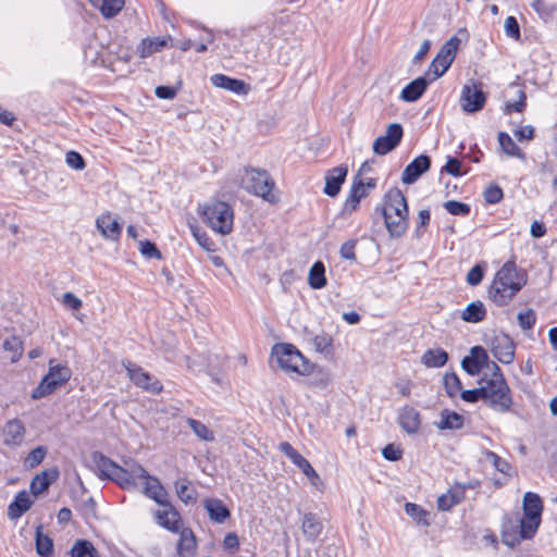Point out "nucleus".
<instances>
[{
    "instance_id": "f257e3e1",
    "label": "nucleus",
    "mask_w": 557,
    "mask_h": 557,
    "mask_svg": "<svg viewBox=\"0 0 557 557\" xmlns=\"http://www.w3.org/2000/svg\"><path fill=\"white\" fill-rule=\"evenodd\" d=\"M527 282L525 271L518 269L513 261H507L496 272L487 292L488 298L497 306H506Z\"/></svg>"
},
{
    "instance_id": "f03ea898",
    "label": "nucleus",
    "mask_w": 557,
    "mask_h": 557,
    "mask_svg": "<svg viewBox=\"0 0 557 557\" xmlns=\"http://www.w3.org/2000/svg\"><path fill=\"white\" fill-rule=\"evenodd\" d=\"M492 370L490 376L484 375L480 381L483 401L497 412H508L512 406L511 391L495 362H492Z\"/></svg>"
},
{
    "instance_id": "7ed1b4c3",
    "label": "nucleus",
    "mask_w": 557,
    "mask_h": 557,
    "mask_svg": "<svg viewBox=\"0 0 557 557\" xmlns=\"http://www.w3.org/2000/svg\"><path fill=\"white\" fill-rule=\"evenodd\" d=\"M383 215L391 236L401 237L408 228V206L406 197L398 188L386 193Z\"/></svg>"
},
{
    "instance_id": "20e7f679",
    "label": "nucleus",
    "mask_w": 557,
    "mask_h": 557,
    "mask_svg": "<svg viewBox=\"0 0 557 557\" xmlns=\"http://www.w3.org/2000/svg\"><path fill=\"white\" fill-rule=\"evenodd\" d=\"M271 362L287 374L308 375L311 373L312 366L304 355L292 344L277 343L271 348Z\"/></svg>"
},
{
    "instance_id": "39448f33",
    "label": "nucleus",
    "mask_w": 557,
    "mask_h": 557,
    "mask_svg": "<svg viewBox=\"0 0 557 557\" xmlns=\"http://www.w3.org/2000/svg\"><path fill=\"white\" fill-rule=\"evenodd\" d=\"M201 214L207 225L221 235L232 232L234 225V211L225 201L212 200L206 203Z\"/></svg>"
},
{
    "instance_id": "423d86ee",
    "label": "nucleus",
    "mask_w": 557,
    "mask_h": 557,
    "mask_svg": "<svg viewBox=\"0 0 557 557\" xmlns=\"http://www.w3.org/2000/svg\"><path fill=\"white\" fill-rule=\"evenodd\" d=\"M240 184L248 193L262 197L269 202L276 200L275 196L272 194L274 183L265 171L255 169L245 170L240 178Z\"/></svg>"
},
{
    "instance_id": "0eeeda50",
    "label": "nucleus",
    "mask_w": 557,
    "mask_h": 557,
    "mask_svg": "<svg viewBox=\"0 0 557 557\" xmlns=\"http://www.w3.org/2000/svg\"><path fill=\"white\" fill-rule=\"evenodd\" d=\"M72 372L66 364H54L49 361V371L33 391L32 398L39 399L55 391L71 379Z\"/></svg>"
},
{
    "instance_id": "6e6552de",
    "label": "nucleus",
    "mask_w": 557,
    "mask_h": 557,
    "mask_svg": "<svg viewBox=\"0 0 557 557\" xmlns=\"http://www.w3.org/2000/svg\"><path fill=\"white\" fill-rule=\"evenodd\" d=\"M523 517L521 518L525 525L527 536H534L542 519L543 502L539 494L527 492L522 499Z\"/></svg>"
},
{
    "instance_id": "1a4fd4ad",
    "label": "nucleus",
    "mask_w": 557,
    "mask_h": 557,
    "mask_svg": "<svg viewBox=\"0 0 557 557\" xmlns=\"http://www.w3.org/2000/svg\"><path fill=\"white\" fill-rule=\"evenodd\" d=\"M460 41V38L453 36L437 52L435 58L432 60L428 71V75H433L432 81L437 79L444 75V73L449 69L456 57Z\"/></svg>"
},
{
    "instance_id": "9d476101",
    "label": "nucleus",
    "mask_w": 557,
    "mask_h": 557,
    "mask_svg": "<svg viewBox=\"0 0 557 557\" xmlns=\"http://www.w3.org/2000/svg\"><path fill=\"white\" fill-rule=\"evenodd\" d=\"M122 366L127 371V375L129 380L141 389L151 393L159 394L163 389L162 383L152 377L148 372H146L141 367L133 363L129 360H123Z\"/></svg>"
},
{
    "instance_id": "9b49d317",
    "label": "nucleus",
    "mask_w": 557,
    "mask_h": 557,
    "mask_svg": "<svg viewBox=\"0 0 557 557\" xmlns=\"http://www.w3.org/2000/svg\"><path fill=\"white\" fill-rule=\"evenodd\" d=\"M403 135L404 131L400 124L392 123L387 125L385 134L373 141V152L377 156L387 154L399 145Z\"/></svg>"
},
{
    "instance_id": "f8f14e48",
    "label": "nucleus",
    "mask_w": 557,
    "mask_h": 557,
    "mask_svg": "<svg viewBox=\"0 0 557 557\" xmlns=\"http://www.w3.org/2000/svg\"><path fill=\"white\" fill-rule=\"evenodd\" d=\"M527 522L521 518H505L502 529V541L509 547H515L523 540H530L533 536H527Z\"/></svg>"
},
{
    "instance_id": "ddd939ff",
    "label": "nucleus",
    "mask_w": 557,
    "mask_h": 557,
    "mask_svg": "<svg viewBox=\"0 0 557 557\" xmlns=\"http://www.w3.org/2000/svg\"><path fill=\"white\" fill-rule=\"evenodd\" d=\"M486 96L475 83L467 84L462 87L460 95V106L467 113H473L483 109Z\"/></svg>"
},
{
    "instance_id": "4468645a",
    "label": "nucleus",
    "mask_w": 557,
    "mask_h": 557,
    "mask_svg": "<svg viewBox=\"0 0 557 557\" xmlns=\"http://www.w3.org/2000/svg\"><path fill=\"white\" fill-rule=\"evenodd\" d=\"M121 468L120 486L124 490L136 487L138 481L141 483L149 475L147 470L134 459L125 460Z\"/></svg>"
},
{
    "instance_id": "2eb2a0df",
    "label": "nucleus",
    "mask_w": 557,
    "mask_h": 557,
    "mask_svg": "<svg viewBox=\"0 0 557 557\" xmlns=\"http://www.w3.org/2000/svg\"><path fill=\"white\" fill-rule=\"evenodd\" d=\"M91 460L100 479H108L120 485V473H122V468L120 465L99 451L91 454Z\"/></svg>"
},
{
    "instance_id": "dca6fc26",
    "label": "nucleus",
    "mask_w": 557,
    "mask_h": 557,
    "mask_svg": "<svg viewBox=\"0 0 557 557\" xmlns=\"http://www.w3.org/2000/svg\"><path fill=\"white\" fill-rule=\"evenodd\" d=\"M516 345L507 334L495 335L491 343L493 356L504 364L512 363Z\"/></svg>"
},
{
    "instance_id": "f3484780",
    "label": "nucleus",
    "mask_w": 557,
    "mask_h": 557,
    "mask_svg": "<svg viewBox=\"0 0 557 557\" xmlns=\"http://www.w3.org/2000/svg\"><path fill=\"white\" fill-rule=\"evenodd\" d=\"M25 433V425L20 419L8 420L2 426V444L10 448H16L24 442Z\"/></svg>"
},
{
    "instance_id": "a211bd4d",
    "label": "nucleus",
    "mask_w": 557,
    "mask_h": 557,
    "mask_svg": "<svg viewBox=\"0 0 557 557\" xmlns=\"http://www.w3.org/2000/svg\"><path fill=\"white\" fill-rule=\"evenodd\" d=\"M479 485V482L475 483H467L454 484L448 491L441 495L437 498V508L442 511H448L456 505L460 504L465 498V493L467 488H474Z\"/></svg>"
},
{
    "instance_id": "6ab92c4d",
    "label": "nucleus",
    "mask_w": 557,
    "mask_h": 557,
    "mask_svg": "<svg viewBox=\"0 0 557 557\" xmlns=\"http://www.w3.org/2000/svg\"><path fill=\"white\" fill-rule=\"evenodd\" d=\"M161 506L163 507V509L157 510L154 512V519L157 523L171 532H180L182 527V519L178 511L170 502H166Z\"/></svg>"
},
{
    "instance_id": "aec40b11",
    "label": "nucleus",
    "mask_w": 557,
    "mask_h": 557,
    "mask_svg": "<svg viewBox=\"0 0 557 557\" xmlns=\"http://www.w3.org/2000/svg\"><path fill=\"white\" fill-rule=\"evenodd\" d=\"M431 161L428 156L421 154L413 159L404 170L401 182L404 184L414 183L424 172L430 169Z\"/></svg>"
},
{
    "instance_id": "412c9836",
    "label": "nucleus",
    "mask_w": 557,
    "mask_h": 557,
    "mask_svg": "<svg viewBox=\"0 0 557 557\" xmlns=\"http://www.w3.org/2000/svg\"><path fill=\"white\" fill-rule=\"evenodd\" d=\"M210 82L214 87L228 90L236 95H247L250 89L244 81L232 78L224 74L212 75Z\"/></svg>"
},
{
    "instance_id": "4be33fe9",
    "label": "nucleus",
    "mask_w": 557,
    "mask_h": 557,
    "mask_svg": "<svg viewBox=\"0 0 557 557\" xmlns=\"http://www.w3.org/2000/svg\"><path fill=\"white\" fill-rule=\"evenodd\" d=\"M96 226L106 239L116 240L121 235V225L109 212L102 213L97 218Z\"/></svg>"
},
{
    "instance_id": "5701e85b",
    "label": "nucleus",
    "mask_w": 557,
    "mask_h": 557,
    "mask_svg": "<svg viewBox=\"0 0 557 557\" xmlns=\"http://www.w3.org/2000/svg\"><path fill=\"white\" fill-rule=\"evenodd\" d=\"M143 484V493L153 499L158 505L165 504L168 500V492L161 484L158 478L148 475L145 480L141 481Z\"/></svg>"
},
{
    "instance_id": "b1692460",
    "label": "nucleus",
    "mask_w": 557,
    "mask_h": 557,
    "mask_svg": "<svg viewBox=\"0 0 557 557\" xmlns=\"http://www.w3.org/2000/svg\"><path fill=\"white\" fill-rule=\"evenodd\" d=\"M347 172L348 169L344 165L336 166L329 171L325 176L323 191L330 197H335L339 193L342 184L345 182Z\"/></svg>"
},
{
    "instance_id": "393cba45",
    "label": "nucleus",
    "mask_w": 557,
    "mask_h": 557,
    "mask_svg": "<svg viewBox=\"0 0 557 557\" xmlns=\"http://www.w3.org/2000/svg\"><path fill=\"white\" fill-rule=\"evenodd\" d=\"M398 422L406 433L414 434L421 424L420 413L413 407L405 406L398 412Z\"/></svg>"
},
{
    "instance_id": "a878e982",
    "label": "nucleus",
    "mask_w": 557,
    "mask_h": 557,
    "mask_svg": "<svg viewBox=\"0 0 557 557\" xmlns=\"http://www.w3.org/2000/svg\"><path fill=\"white\" fill-rule=\"evenodd\" d=\"M301 531L308 542H314L323 531V524L315 513L307 512L302 516Z\"/></svg>"
},
{
    "instance_id": "bb28decb",
    "label": "nucleus",
    "mask_w": 557,
    "mask_h": 557,
    "mask_svg": "<svg viewBox=\"0 0 557 557\" xmlns=\"http://www.w3.org/2000/svg\"><path fill=\"white\" fill-rule=\"evenodd\" d=\"M278 449L290 459V461L298 467L301 472L308 478L314 469L311 463L300 455L288 442H282Z\"/></svg>"
},
{
    "instance_id": "cd10ccee",
    "label": "nucleus",
    "mask_w": 557,
    "mask_h": 557,
    "mask_svg": "<svg viewBox=\"0 0 557 557\" xmlns=\"http://www.w3.org/2000/svg\"><path fill=\"white\" fill-rule=\"evenodd\" d=\"M59 476V471L57 468L48 469L41 471L37 474L30 482V492L33 495L37 496L48 490L50 484L54 482Z\"/></svg>"
},
{
    "instance_id": "c85d7f7f",
    "label": "nucleus",
    "mask_w": 557,
    "mask_h": 557,
    "mask_svg": "<svg viewBox=\"0 0 557 557\" xmlns=\"http://www.w3.org/2000/svg\"><path fill=\"white\" fill-rule=\"evenodd\" d=\"M203 506L208 511L209 518L215 523H223L231 517L230 510L218 498H207L203 500Z\"/></svg>"
},
{
    "instance_id": "c756f323",
    "label": "nucleus",
    "mask_w": 557,
    "mask_h": 557,
    "mask_svg": "<svg viewBox=\"0 0 557 557\" xmlns=\"http://www.w3.org/2000/svg\"><path fill=\"white\" fill-rule=\"evenodd\" d=\"M428 85L429 82L425 77H418L413 79L403 88L400 99L406 102L417 101L423 95Z\"/></svg>"
},
{
    "instance_id": "7c9ffc66",
    "label": "nucleus",
    "mask_w": 557,
    "mask_h": 557,
    "mask_svg": "<svg viewBox=\"0 0 557 557\" xmlns=\"http://www.w3.org/2000/svg\"><path fill=\"white\" fill-rule=\"evenodd\" d=\"M33 500L26 491H21L16 494L14 500L9 505L8 516L11 519H18L32 506Z\"/></svg>"
},
{
    "instance_id": "2f4dec72",
    "label": "nucleus",
    "mask_w": 557,
    "mask_h": 557,
    "mask_svg": "<svg viewBox=\"0 0 557 557\" xmlns=\"http://www.w3.org/2000/svg\"><path fill=\"white\" fill-rule=\"evenodd\" d=\"M197 547L194 532L186 528L180 530V540L177 543V554L181 557H193Z\"/></svg>"
},
{
    "instance_id": "473e14b6",
    "label": "nucleus",
    "mask_w": 557,
    "mask_h": 557,
    "mask_svg": "<svg viewBox=\"0 0 557 557\" xmlns=\"http://www.w3.org/2000/svg\"><path fill=\"white\" fill-rule=\"evenodd\" d=\"M367 196L366 185L361 180L355 178L350 193L344 203V211L351 213L357 210L360 200Z\"/></svg>"
},
{
    "instance_id": "72a5a7b5",
    "label": "nucleus",
    "mask_w": 557,
    "mask_h": 557,
    "mask_svg": "<svg viewBox=\"0 0 557 557\" xmlns=\"http://www.w3.org/2000/svg\"><path fill=\"white\" fill-rule=\"evenodd\" d=\"M486 308L480 300L470 302L460 313L462 321L468 323H478L485 319Z\"/></svg>"
},
{
    "instance_id": "f704fd0d",
    "label": "nucleus",
    "mask_w": 557,
    "mask_h": 557,
    "mask_svg": "<svg viewBox=\"0 0 557 557\" xmlns=\"http://www.w3.org/2000/svg\"><path fill=\"white\" fill-rule=\"evenodd\" d=\"M448 360L447 352L442 348L428 349L421 356V362L428 368H441Z\"/></svg>"
},
{
    "instance_id": "c9c22d12",
    "label": "nucleus",
    "mask_w": 557,
    "mask_h": 557,
    "mask_svg": "<svg viewBox=\"0 0 557 557\" xmlns=\"http://www.w3.org/2000/svg\"><path fill=\"white\" fill-rule=\"evenodd\" d=\"M177 497L186 505L195 504L197 500V491L191 486L187 479H180L175 482Z\"/></svg>"
},
{
    "instance_id": "e433bc0d",
    "label": "nucleus",
    "mask_w": 557,
    "mask_h": 557,
    "mask_svg": "<svg viewBox=\"0 0 557 557\" xmlns=\"http://www.w3.org/2000/svg\"><path fill=\"white\" fill-rule=\"evenodd\" d=\"M463 425V417L457 412L443 410L441 420L436 423L440 430H458Z\"/></svg>"
},
{
    "instance_id": "4c0bfd02",
    "label": "nucleus",
    "mask_w": 557,
    "mask_h": 557,
    "mask_svg": "<svg viewBox=\"0 0 557 557\" xmlns=\"http://www.w3.org/2000/svg\"><path fill=\"white\" fill-rule=\"evenodd\" d=\"M308 284L313 289H320L326 285L325 268L321 261L312 264L308 274Z\"/></svg>"
},
{
    "instance_id": "58836bf2",
    "label": "nucleus",
    "mask_w": 557,
    "mask_h": 557,
    "mask_svg": "<svg viewBox=\"0 0 557 557\" xmlns=\"http://www.w3.org/2000/svg\"><path fill=\"white\" fill-rule=\"evenodd\" d=\"M498 143L502 150L509 157H516L525 160L524 152L516 145L512 138L504 132L498 134Z\"/></svg>"
},
{
    "instance_id": "ea45409f",
    "label": "nucleus",
    "mask_w": 557,
    "mask_h": 557,
    "mask_svg": "<svg viewBox=\"0 0 557 557\" xmlns=\"http://www.w3.org/2000/svg\"><path fill=\"white\" fill-rule=\"evenodd\" d=\"M168 44L166 39H160V38H145L141 40L140 45L137 48V51L139 53L140 58H147L151 55L152 53L161 50L163 47H165Z\"/></svg>"
},
{
    "instance_id": "a19ab883",
    "label": "nucleus",
    "mask_w": 557,
    "mask_h": 557,
    "mask_svg": "<svg viewBox=\"0 0 557 557\" xmlns=\"http://www.w3.org/2000/svg\"><path fill=\"white\" fill-rule=\"evenodd\" d=\"M485 459L493 465L496 471L507 475H512V466L504 458L495 454L494 451L484 449L482 451Z\"/></svg>"
},
{
    "instance_id": "79ce46f5",
    "label": "nucleus",
    "mask_w": 557,
    "mask_h": 557,
    "mask_svg": "<svg viewBox=\"0 0 557 557\" xmlns=\"http://www.w3.org/2000/svg\"><path fill=\"white\" fill-rule=\"evenodd\" d=\"M72 557H98L97 549L87 540H77L70 550Z\"/></svg>"
},
{
    "instance_id": "37998d69",
    "label": "nucleus",
    "mask_w": 557,
    "mask_h": 557,
    "mask_svg": "<svg viewBox=\"0 0 557 557\" xmlns=\"http://www.w3.org/2000/svg\"><path fill=\"white\" fill-rule=\"evenodd\" d=\"M186 422L198 438L206 441V442H213L215 440L214 432L211 431L201 421H198L193 418H188L186 420Z\"/></svg>"
},
{
    "instance_id": "c03bdc74",
    "label": "nucleus",
    "mask_w": 557,
    "mask_h": 557,
    "mask_svg": "<svg viewBox=\"0 0 557 557\" xmlns=\"http://www.w3.org/2000/svg\"><path fill=\"white\" fill-rule=\"evenodd\" d=\"M3 350L11 352V362H16L23 355V344L20 337L11 336L3 342Z\"/></svg>"
},
{
    "instance_id": "a18cd8bd",
    "label": "nucleus",
    "mask_w": 557,
    "mask_h": 557,
    "mask_svg": "<svg viewBox=\"0 0 557 557\" xmlns=\"http://www.w3.org/2000/svg\"><path fill=\"white\" fill-rule=\"evenodd\" d=\"M52 540L41 532V527L36 531V550L40 556L47 557L52 553Z\"/></svg>"
},
{
    "instance_id": "49530a36",
    "label": "nucleus",
    "mask_w": 557,
    "mask_h": 557,
    "mask_svg": "<svg viewBox=\"0 0 557 557\" xmlns=\"http://www.w3.org/2000/svg\"><path fill=\"white\" fill-rule=\"evenodd\" d=\"M443 380L444 387L449 397H455L461 393V382L455 373H446Z\"/></svg>"
},
{
    "instance_id": "de8ad7c7",
    "label": "nucleus",
    "mask_w": 557,
    "mask_h": 557,
    "mask_svg": "<svg viewBox=\"0 0 557 557\" xmlns=\"http://www.w3.org/2000/svg\"><path fill=\"white\" fill-rule=\"evenodd\" d=\"M123 0H104L99 9L102 15L107 18L115 16L123 8Z\"/></svg>"
},
{
    "instance_id": "09e8293b",
    "label": "nucleus",
    "mask_w": 557,
    "mask_h": 557,
    "mask_svg": "<svg viewBox=\"0 0 557 557\" xmlns=\"http://www.w3.org/2000/svg\"><path fill=\"white\" fill-rule=\"evenodd\" d=\"M405 510L406 513L417 522L422 523L423 525H429V522L426 521V511L423 510L419 505L407 503L405 505Z\"/></svg>"
},
{
    "instance_id": "8fccbe9b",
    "label": "nucleus",
    "mask_w": 557,
    "mask_h": 557,
    "mask_svg": "<svg viewBox=\"0 0 557 557\" xmlns=\"http://www.w3.org/2000/svg\"><path fill=\"white\" fill-rule=\"evenodd\" d=\"M443 206L453 215L465 216L470 213V206L465 202L448 200Z\"/></svg>"
},
{
    "instance_id": "3c124183",
    "label": "nucleus",
    "mask_w": 557,
    "mask_h": 557,
    "mask_svg": "<svg viewBox=\"0 0 557 557\" xmlns=\"http://www.w3.org/2000/svg\"><path fill=\"white\" fill-rule=\"evenodd\" d=\"M47 455V449L44 446H37L33 450L29 451L27 457L25 458V465L29 468H34L42 462L44 458Z\"/></svg>"
},
{
    "instance_id": "603ef678",
    "label": "nucleus",
    "mask_w": 557,
    "mask_h": 557,
    "mask_svg": "<svg viewBox=\"0 0 557 557\" xmlns=\"http://www.w3.org/2000/svg\"><path fill=\"white\" fill-rule=\"evenodd\" d=\"M333 381V374L325 369H319L311 380V384L319 388L327 387Z\"/></svg>"
},
{
    "instance_id": "864d4df0",
    "label": "nucleus",
    "mask_w": 557,
    "mask_h": 557,
    "mask_svg": "<svg viewBox=\"0 0 557 557\" xmlns=\"http://www.w3.org/2000/svg\"><path fill=\"white\" fill-rule=\"evenodd\" d=\"M504 29L507 37L512 38L515 40H520L521 33L518 21L515 16L506 17L504 22Z\"/></svg>"
},
{
    "instance_id": "5fc2aeb1",
    "label": "nucleus",
    "mask_w": 557,
    "mask_h": 557,
    "mask_svg": "<svg viewBox=\"0 0 557 557\" xmlns=\"http://www.w3.org/2000/svg\"><path fill=\"white\" fill-rule=\"evenodd\" d=\"M191 232L199 246H201L205 250L213 251L215 249L214 242L205 232H201L197 227H193Z\"/></svg>"
},
{
    "instance_id": "6e6d98bb",
    "label": "nucleus",
    "mask_w": 557,
    "mask_h": 557,
    "mask_svg": "<svg viewBox=\"0 0 557 557\" xmlns=\"http://www.w3.org/2000/svg\"><path fill=\"white\" fill-rule=\"evenodd\" d=\"M61 304L73 311H77L83 307V301L75 294L66 292L60 299Z\"/></svg>"
},
{
    "instance_id": "4d7b16f0",
    "label": "nucleus",
    "mask_w": 557,
    "mask_h": 557,
    "mask_svg": "<svg viewBox=\"0 0 557 557\" xmlns=\"http://www.w3.org/2000/svg\"><path fill=\"white\" fill-rule=\"evenodd\" d=\"M139 250H140V253L147 258H150V259H161L162 256H161V252L160 250L157 248V246L149 242V240H141L139 242Z\"/></svg>"
},
{
    "instance_id": "13d9d810",
    "label": "nucleus",
    "mask_w": 557,
    "mask_h": 557,
    "mask_svg": "<svg viewBox=\"0 0 557 557\" xmlns=\"http://www.w3.org/2000/svg\"><path fill=\"white\" fill-rule=\"evenodd\" d=\"M517 318L520 327L523 330L532 329L536 321L535 313L532 309L519 312Z\"/></svg>"
},
{
    "instance_id": "bf43d9fd",
    "label": "nucleus",
    "mask_w": 557,
    "mask_h": 557,
    "mask_svg": "<svg viewBox=\"0 0 557 557\" xmlns=\"http://www.w3.org/2000/svg\"><path fill=\"white\" fill-rule=\"evenodd\" d=\"M66 164L77 171L85 169L86 163L84 158L76 151H69L65 157Z\"/></svg>"
},
{
    "instance_id": "052dcab7",
    "label": "nucleus",
    "mask_w": 557,
    "mask_h": 557,
    "mask_svg": "<svg viewBox=\"0 0 557 557\" xmlns=\"http://www.w3.org/2000/svg\"><path fill=\"white\" fill-rule=\"evenodd\" d=\"M517 94H518V100L512 101V102L508 101L506 103L505 111L507 113H511L512 111L521 112L525 108L527 96H525L524 91L521 89H518Z\"/></svg>"
},
{
    "instance_id": "680f3d73",
    "label": "nucleus",
    "mask_w": 557,
    "mask_h": 557,
    "mask_svg": "<svg viewBox=\"0 0 557 557\" xmlns=\"http://www.w3.org/2000/svg\"><path fill=\"white\" fill-rule=\"evenodd\" d=\"M382 455L386 460L398 461L403 457V449L394 444H388L382 449Z\"/></svg>"
},
{
    "instance_id": "e2e57ef3",
    "label": "nucleus",
    "mask_w": 557,
    "mask_h": 557,
    "mask_svg": "<svg viewBox=\"0 0 557 557\" xmlns=\"http://www.w3.org/2000/svg\"><path fill=\"white\" fill-rule=\"evenodd\" d=\"M357 240L349 239L345 242L339 249V255L343 259L354 261L356 260L355 248Z\"/></svg>"
},
{
    "instance_id": "0e129e2a",
    "label": "nucleus",
    "mask_w": 557,
    "mask_h": 557,
    "mask_svg": "<svg viewBox=\"0 0 557 557\" xmlns=\"http://www.w3.org/2000/svg\"><path fill=\"white\" fill-rule=\"evenodd\" d=\"M483 278V269L481 265L472 267L467 274V283L471 286H476L482 282Z\"/></svg>"
},
{
    "instance_id": "69168bd1",
    "label": "nucleus",
    "mask_w": 557,
    "mask_h": 557,
    "mask_svg": "<svg viewBox=\"0 0 557 557\" xmlns=\"http://www.w3.org/2000/svg\"><path fill=\"white\" fill-rule=\"evenodd\" d=\"M484 198L488 203H497L503 198V190L498 186H490L484 191Z\"/></svg>"
},
{
    "instance_id": "338daca9",
    "label": "nucleus",
    "mask_w": 557,
    "mask_h": 557,
    "mask_svg": "<svg viewBox=\"0 0 557 557\" xmlns=\"http://www.w3.org/2000/svg\"><path fill=\"white\" fill-rule=\"evenodd\" d=\"M470 360H475L479 364L483 367L484 363L488 362V356L484 348L481 346H474L471 349V356L468 357Z\"/></svg>"
},
{
    "instance_id": "774afa93",
    "label": "nucleus",
    "mask_w": 557,
    "mask_h": 557,
    "mask_svg": "<svg viewBox=\"0 0 557 557\" xmlns=\"http://www.w3.org/2000/svg\"><path fill=\"white\" fill-rule=\"evenodd\" d=\"M461 162L456 158H448L443 170L453 176L461 175Z\"/></svg>"
}]
</instances>
